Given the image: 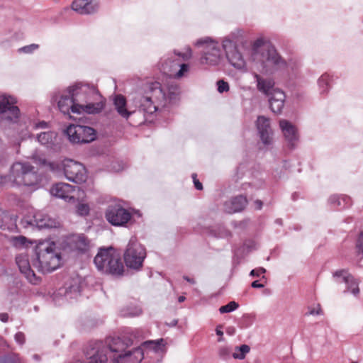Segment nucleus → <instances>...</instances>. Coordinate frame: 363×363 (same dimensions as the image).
<instances>
[{
  "label": "nucleus",
  "instance_id": "1",
  "mask_svg": "<svg viewBox=\"0 0 363 363\" xmlns=\"http://www.w3.org/2000/svg\"><path fill=\"white\" fill-rule=\"evenodd\" d=\"M142 337L143 331L140 329H130L121 337L106 338L105 342H90L85 351L88 363H106L108 360V352L114 353L111 357L115 362L140 363L144 358L143 349L140 346L131 350L126 349L134 345L135 340Z\"/></svg>",
  "mask_w": 363,
  "mask_h": 363
},
{
  "label": "nucleus",
  "instance_id": "2",
  "mask_svg": "<svg viewBox=\"0 0 363 363\" xmlns=\"http://www.w3.org/2000/svg\"><path fill=\"white\" fill-rule=\"evenodd\" d=\"M144 91V95L137 94L133 102L146 122H152L156 112L169 108V104H175L178 99L177 86L169 87L167 91L158 82L147 83Z\"/></svg>",
  "mask_w": 363,
  "mask_h": 363
},
{
  "label": "nucleus",
  "instance_id": "3",
  "mask_svg": "<svg viewBox=\"0 0 363 363\" xmlns=\"http://www.w3.org/2000/svg\"><path fill=\"white\" fill-rule=\"evenodd\" d=\"M33 265L42 273L52 272L61 265L62 257L54 242H40L35 248Z\"/></svg>",
  "mask_w": 363,
  "mask_h": 363
},
{
  "label": "nucleus",
  "instance_id": "4",
  "mask_svg": "<svg viewBox=\"0 0 363 363\" xmlns=\"http://www.w3.org/2000/svg\"><path fill=\"white\" fill-rule=\"evenodd\" d=\"M94 262L97 269L102 273L115 277H122L124 274V266L121 259L111 247L101 249L95 256Z\"/></svg>",
  "mask_w": 363,
  "mask_h": 363
},
{
  "label": "nucleus",
  "instance_id": "5",
  "mask_svg": "<svg viewBox=\"0 0 363 363\" xmlns=\"http://www.w3.org/2000/svg\"><path fill=\"white\" fill-rule=\"evenodd\" d=\"M257 60L262 72L266 74H273L289 67L294 70L297 67L292 65L291 62L287 63L273 46L264 47Z\"/></svg>",
  "mask_w": 363,
  "mask_h": 363
},
{
  "label": "nucleus",
  "instance_id": "6",
  "mask_svg": "<svg viewBox=\"0 0 363 363\" xmlns=\"http://www.w3.org/2000/svg\"><path fill=\"white\" fill-rule=\"evenodd\" d=\"M50 169L57 175H65L69 181L82 184L86 181L85 167L79 162L67 159L61 162H49Z\"/></svg>",
  "mask_w": 363,
  "mask_h": 363
},
{
  "label": "nucleus",
  "instance_id": "7",
  "mask_svg": "<svg viewBox=\"0 0 363 363\" xmlns=\"http://www.w3.org/2000/svg\"><path fill=\"white\" fill-rule=\"evenodd\" d=\"M34 167L28 162H15L11 167L10 179L16 186H34L39 182Z\"/></svg>",
  "mask_w": 363,
  "mask_h": 363
},
{
  "label": "nucleus",
  "instance_id": "8",
  "mask_svg": "<svg viewBox=\"0 0 363 363\" xmlns=\"http://www.w3.org/2000/svg\"><path fill=\"white\" fill-rule=\"evenodd\" d=\"M123 257L125 263L128 268L140 269L146 257V251L145 247L138 243L135 238H131Z\"/></svg>",
  "mask_w": 363,
  "mask_h": 363
},
{
  "label": "nucleus",
  "instance_id": "9",
  "mask_svg": "<svg viewBox=\"0 0 363 363\" xmlns=\"http://www.w3.org/2000/svg\"><path fill=\"white\" fill-rule=\"evenodd\" d=\"M69 140L73 144H86L96 139V130L90 126L72 124L65 130Z\"/></svg>",
  "mask_w": 363,
  "mask_h": 363
},
{
  "label": "nucleus",
  "instance_id": "10",
  "mask_svg": "<svg viewBox=\"0 0 363 363\" xmlns=\"http://www.w3.org/2000/svg\"><path fill=\"white\" fill-rule=\"evenodd\" d=\"M68 92L71 94L76 104H82L89 100H98L101 98L97 88L89 83L76 82L68 87Z\"/></svg>",
  "mask_w": 363,
  "mask_h": 363
},
{
  "label": "nucleus",
  "instance_id": "11",
  "mask_svg": "<svg viewBox=\"0 0 363 363\" xmlns=\"http://www.w3.org/2000/svg\"><path fill=\"white\" fill-rule=\"evenodd\" d=\"M195 45L203 47L200 59L201 64L211 66L218 64L221 56V50L218 43L211 40L210 38H206L196 40Z\"/></svg>",
  "mask_w": 363,
  "mask_h": 363
},
{
  "label": "nucleus",
  "instance_id": "12",
  "mask_svg": "<svg viewBox=\"0 0 363 363\" xmlns=\"http://www.w3.org/2000/svg\"><path fill=\"white\" fill-rule=\"evenodd\" d=\"M105 218L113 226L125 227L131 222L133 215L121 203H111L106 209Z\"/></svg>",
  "mask_w": 363,
  "mask_h": 363
},
{
  "label": "nucleus",
  "instance_id": "13",
  "mask_svg": "<svg viewBox=\"0 0 363 363\" xmlns=\"http://www.w3.org/2000/svg\"><path fill=\"white\" fill-rule=\"evenodd\" d=\"M84 284L82 277L75 275L67 279L55 294L54 298L64 297L66 300L77 299L81 296Z\"/></svg>",
  "mask_w": 363,
  "mask_h": 363
},
{
  "label": "nucleus",
  "instance_id": "14",
  "mask_svg": "<svg viewBox=\"0 0 363 363\" xmlns=\"http://www.w3.org/2000/svg\"><path fill=\"white\" fill-rule=\"evenodd\" d=\"M222 46L225 52L229 63L237 69H245V61L242 54L238 50L235 42L226 37L223 39Z\"/></svg>",
  "mask_w": 363,
  "mask_h": 363
},
{
  "label": "nucleus",
  "instance_id": "15",
  "mask_svg": "<svg viewBox=\"0 0 363 363\" xmlns=\"http://www.w3.org/2000/svg\"><path fill=\"white\" fill-rule=\"evenodd\" d=\"M15 99L11 96L0 94V118L9 122H16L20 110L14 104Z\"/></svg>",
  "mask_w": 363,
  "mask_h": 363
},
{
  "label": "nucleus",
  "instance_id": "16",
  "mask_svg": "<svg viewBox=\"0 0 363 363\" xmlns=\"http://www.w3.org/2000/svg\"><path fill=\"white\" fill-rule=\"evenodd\" d=\"M24 228H36L39 230L56 228L58 223L49 216L40 212L35 213L31 218L24 217L21 221Z\"/></svg>",
  "mask_w": 363,
  "mask_h": 363
},
{
  "label": "nucleus",
  "instance_id": "17",
  "mask_svg": "<svg viewBox=\"0 0 363 363\" xmlns=\"http://www.w3.org/2000/svg\"><path fill=\"white\" fill-rule=\"evenodd\" d=\"M333 277L337 284H344V293H351L354 296L359 295V282L347 270H337L333 273Z\"/></svg>",
  "mask_w": 363,
  "mask_h": 363
},
{
  "label": "nucleus",
  "instance_id": "18",
  "mask_svg": "<svg viewBox=\"0 0 363 363\" xmlns=\"http://www.w3.org/2000/svg\"><path fill=\"white\" fill-rule=\"evenodd\" d=\"M256 127L263 145L269 147L273 143V131L270 126L269 119L264 116H259L256 121Z\"/></svg>",
  "mask_w": 363,
  "mask_h": 363
},
{
  "label": "nucleus",
  "instance_id": "19",
  "mask_svg": "<svg viewBox=\"0 0 363 363\" xmlns=\"http://www.w3.org/2000/svg\"><path fill=\"white\" fill-rule=\"evenodd\" d=\"M279 126L286 142V145L290 150H294L299 140L297 128L286 120H281Z\"/></svg>",
  "mask_w": 363,
  "mask_h": 363
},
{
  "label": "nucleus",
  "instance_id": "20",
  "mask_svg": "<svg viewBox=\"0 0 363 363\" xmlns=\"http://www.w3.org/2000/svg\"><path fill=\"white\" fill-rule=\"evenodd\" d=\"M77 186L60 182L52 186L50 193L55 197L62 199L67 202L75 201L74 192Z\"/></svg>",
  "mask_w": 363,
  "mask_h": 363
},
{
  "label": "nucleus",
  "instance_id": "21",
  "mask_svg": "<svg viewBox=\"0 0 363 363\" xmlns=\"http://www.w3.org/2000/svg\"><path fill=\"white\" fill-rule=\"evenodd\" d=\"M161 69L162 72L168 75H174L176 78H180L189 71L187 64H180L177 60H164L162 62Z\"/></svg>",
  "mask_w": 363,
  "mask_h": 363
},
{
  "label": "nucleus",
  "instance_id": "22",
  "mask_svg": "<svg viewBox=\"0 0 363 363\" xmlns=\"http://www.w3.org/2000/svg\"><path fill=\"white\" fill-rule=\"evenodd\" d=\"M248 203L247 197L243 195H238L232 197L223 204L225 212L229 214L242 211Z\"/></svg>",
  "mask_w": 363,
  "mask_h": 363
},
{
  "label": "nucleus",
  "instance_id": "23",
  "mask_svg": "<svg viewBox=\"0 0 363 363\" xmlns=\"http://www.w3.org/2000/svg\"><path fill=\"white\" fill-rule=\"evenodd\" d=\"M16 262L20 272L23 274L26 278L31 283L36 280L35 274L31 269L29 257L27 254H19L16 257Z\"/></svg>",
  "mask_w": 363,
  "mask_h": 363
},
{
  "label": "nucleus",
  "instance_id": "24",
  "mask_svg": "<svg viewBox=\"0 0 363 363\" xmlns=\"http://www.w3.org/2000/svg\"><path fill=\"white\" fill-rule=\"evenodd\" d=\"M57 105L60 111L64 114L69 113V111L74 113H79L77 108H79V104L75 103L71 94L68 92V89L60 96Z\"/></svg>",
  "mask_w": 363,
  "mask_h": 363
},
{
  "label": "nucleus",
  "instance_id": "25",
  "mask_svg": "<svg viewBox=\"0 0 363 363\" xmlns=\"http://www.w3.org/2000/svg\"><path fill=\"white\" fill-rule=\"evenodd\" d=\"M99 7V4L92 3L91 0H74L72 4V9L82 15L93 14Z\"/></svg>",
  "mask_w": 363,
  "mask_h": 363
},
{
  "label": "nucleus",
  "instance_id": "26",
  "mask_svg": "<svg viewBox=\"0 0 363 363\" xmlns=\"http://www.w3.org/2000/svg\"><path fill=\"white\" fill-rule=\"evenodd\" d=\"M269 96V106L274 113H280L284 108L286 96L281 89H276Z\"/></svg>",
  "mask_w": 363,
  "mask_h": 363
},
{
  "label": "nucleus",
  "instance_id": "27",
  "mask_svg": "<svg viewBox=\"0 0 363 363\" xmlns=\"http://www.w3.org/2000/svg\"><path fill=\"white\" fill-rule=\"evenodd\" d=\"M253 75L257 82V90L264 95L268 96L272 94V91L278 89L277 88H274L275 83L274 79L270 78H264L257 73H255Z\"/></svg>",
  "mask_w": 363,
  "mask_h": 363
},
{
  "label": "nucleus",
  "instance_id": "28",
  "mask_svg": "<svg viewBox=\"0 0 363 363\" xmlns=\"http://www.w3.org/2000/svg\"><path fill=\"white\" fill-rule=\"evenodd\" d=\"M105 104L102 100V97L98 100H89L82 104H79L78 109L79 113H86L88 114H96L101 112L104 109Z\"/></svg>",
  "mask_w": 363,
  "mask_h": 363
},
{
  "label": "nucleus",
  "instance_id": "29",
  "mask_svg": "<svg viewBox=\"0 0 363 363\" xmlns=\"http://www.w3.org/2000/svg\"><path fill=\"white\" fill-rule=\"evenodd\" d=\"M113 105L119 116L125 119H128L129 116L136 112V111H131L127 108V101L124 96L121 94H117L113 98ZM137 111H138V108Z\"/></svg>",
  "mask_w": 363,
  "mask_h": 363
},
{
  "label": "nucleus",
  "instance_id": "30",
  "mask_svg": "<svg viewBox=\"0 0 363 363\" xmlns=\"http://www.w3.org/2000/svg\"><path fill=\"white\" fill-rule=\"evenodd\" d=\"M72 247L80 252H86L90 247V242L83 234L72 235L70 239Z\"/></svg>",
  "mask_w": 363,
  "mask_h": 363
},
{
  "label": "nucleus",
  "instance_id": "31",
  "mask_svg": "<svg viewBox=\"0 0 363 363\" xmlns=\"http://www.w3.org/2000/svg\"><path fill=\"white\" fill-rule=\"evenodd\" d=\"M16 216H11L4 213H0V229L9 231H13L17 228L16 224Z\"/></svg>",
  "mask_w": 363,
  "mask_h": 363
},
{
  "label": "nucleus",
  "instance_id": "32",
  "mask_svg": "<svg viewBox=\"0 0 363 363\" xmlns=\"http://www.w3.org/2000/svg\"><path fill=\"white\" fill-rule=\"evenodd\" d=\"M145 348L152 349L155 352H163L166 345V341L163 338L155 340L145 341L141 344Z\"/></svg>",
  "mask_w": 363,
  "mask_h": 363
},
{
  "label": "nucleus",
  "instance_id": "33",
  "mask_svg": "<svg viewBox=\"0 0 363 363\" xmlns=\"http://www.w3.org/2000/svg\"><path fill=\"white\" fill-rule=\"evenodd\" d=\"M56 135L53 131L43 132L38 135L37 140L40 144L49 147L54 144Z\"/></svg>",
  "mask_w": 363,
  "mask_h": 363
},
{
  "label": "nucleus",
  "instance_id": "34",
  "mask_svg": "<svg viewBox=\"0 0 363 363\" xmlns=\"http://www.w3.org/2000/svg\"><path fill=\"white\" fill-rule=\"evenodd\" d=\"M331 77L328 73L323 74L318 79V85L320 94H325L330 89Z\"/></svg>",
  "mask_w": 363,
  "mask_h": 363
},
{
  "label": "nucleus",
  "instance_id": "35",
  "mask_svg": "<svg viewBox=\"0 0 363 363\" xmlns=\"http://www.w3.org/2000/svg\"><path fill=\"white\" fill-rule=\"evenodd\" d=\"M142 313V309L138 306H127L121 311V315L123 317H135Z\"/></svg>",
  "mask_w": 363,
  "mask_h": 363
},
{
  "label": "nucleus",
  "instance_id": "36",
  "mask_svg": "<svg viewBox=\"0 0 363 363\" xmlns=\"http://www.w3.org/2000/svg\"><path fill=\"white\" fill-rule=\"evenodd\" d=\"M271 46L270 45H264V40L261 38L257 39L252 45V55L255 59H257L262 53L264 47Z\"/></svg>",
  "mask_w": 363,
  "mask_h": 363
},
{
  "label": "nucleus",
  "instance_id": "37",
  "mask_svg": "<svg viewBox=\"0 0 363 363\" xmlns=\"http://www.w3.org/2000/svg\"><path fill=\"white\" fill-rule=\"evenodd\" d=\"M250 350V347L247 345H242L236 347L235 352L233 353V357L234 359H243Z\"/></svg>",
  "mask_w": 363,
  "mask_h": 363
},
{
  "label": "nucleus",
  "instance_id": "38",
  "mask_svg": "<svg viewBox=\"0 0 363 363\" xmlns=\"http://www.w3.org/2000/svg\"><path fill=\"white\" fill-rule=\"evenodd\" d=\"M210 234L218 238H227L230 235V233L223 226H218L210 230Z\"/></svg>",
  "mask_w": 363,
  "mask_h": 363
},
{
  "label": "nucleus",
  "instance_id": "39",
  "mask_svg": "<svg viewBox=\"0 0 363 363\" xmlns=\"http://www.w3.org/2000/svg\"><path fill=\"white\" fill-rule=\"evenodd\" d=\"M350 199L347 196H339V195H332L328 201L330 204H333L336 206H342V202H344L347 204L349 201Z\"/></svg>",
  "mask_w": 363,
  "mask_h": 363
},
{
  "label": "nucleus",
  "instance_id": "40",
  "mask_svg": "<svg viewBox=\"0 0 363 363\" xmlns=\"http://www.w3.org/2000/svg\"><path fill=\"white\" fill-rule=\"evenodd\" d=\"M238 307L239 304L237 302L232 301L228 304L220 306L219 308V312L220 313H230L235 311Z\"/></svg>",
  "mask_w": 363,
  "mask_h": 363
},
{
  "label": "nucleus",
  "instance_id": "41",
  "mask_svg": "<svg viewBox=\"0 0 363 363\" xmlns=\"http://www.w3.org/2000/svg\"><path fill=\"white\" fill-rule=\"evenodd\" d=\"M10 241L14 247H22L26 244L27 238L23 235L13 236L11 238Z\"/></svg>",
  "mask_w": 363,
  "mask_h": 363
},
{
  "label": "nucleus",
  "instance_id": "42",
  "mask_svg": "<svg viewBox=\"0 0 363 363\" xmlns=\"http://www.w3.org/2000/svg\"><path fill=\"white\" fill-rule=\"evenodd\" d=\"M89 210V206L86 203H78L76 206V212L77 215L81 216H87Z\"/></svg>",
  "mask_w": 363,
  "mask_h": 363
},
{
  "label": "nucleus",
  "instance_id": "43",
  "mask_svg": "<svg viewBox=\"0 0 363 363\" xmlns=\"http://www.w3.org/2000/svg\"><path fill=\"white\" fill-rule=\"evenodd\" d=\"M39 48V45L38 44H30L29 45H26L18 49V52H23L26 54L33 53L35 50H38Z\"/></svg>",
  "mask_w": 363,
  "mask_h": 363
},
{
  "label": "nucleus",
  "instance_id": "44",
  "mask_svg": "<svg viewBox=\"0 0 363 363\" xmlns=\"http://www.w3.org/2000/svg\"><path fill=\"white\" fill-rule=\"evenodd\" d=\"M357 253L360 258H363V232L360 233L356 242Z\"/></svg>",
  "mask_w": 363,
  "mask_h": 363
},
{
  "label": "nucleus",
  "instance_id": "45",
  "mask_svg": "<svg viewBox=\"0 0 363 363\" xmlns=\"http://www.w3.org/2000/svg\"><path fill=\"white\" fill-rule=\"evenodd\" d=\"M217 89L219 93L226 92L229 90L228 83L223 79L218 80L217 82Z\"/></svg>",
  "mask_w": 363,
  "mask_h": 363
},
{
  "label": "nucleus",
  "instance_id": "46",
  "mask_svg": "<svg viewBox=\"0 0 363 363\" xmlns=\"http://www.w3.org/2000/svg\"><path fill=\"white\" fill-rule=\"evenodd\" d=\"M219 356L223 359H227L230 357V350L227 347H220L218 350Z\"/></svg>",
  "mask_w": 363,
  "mask_h": 363
},
{
  "label": "nucleus",
  "instance_id": "47",
  "mask_svg": "<svg viewBox=\"0 0 363 363\" xmlns=\"http://www.w3.org/2000/svg\"><path fill=\"white\" fill-rule=\"evenodd\" d=\"M15 341L21 345H23L26 342V337L23 333L22 332H18L15 336H14Z\"/></svg>",
  "mask_w": 363,
  "mask_h": 363
},
{
  "label": "nucleus",
  "instance_id": "48",
  "mask_svg": "<svg viewBox=\"0 0 363 363\" xmlns=\"http://www.w3.org/2000/svg\"><path fill=\"white\" fill-rule=\"evenodd\" d=\"M9 177L10 174L6 176H0V185L10 184L11 186H15V184H12V180Z\"/></svg>",
  "mask_w": 363,
  "mask_h": 363
},
{
  "label": "nucleus",
  "instance_id": "49",
  "mask_svg": "<svg viewBox=\"0 0 363 363\" xmlns=\"http://www.w3.org/2000/svg\"><path fill=\"white\" fill-rule=\"evenodd\" d=\"M266 272V269L264 267H258L251 270L250 275L252 277H259L262 274Z\"/></svg>",
  "mask_w": 363,
  "mask_h": 363
},
{
  "label": "nucleus",
  "instance_id": "50",
  "mask_svg": "<svg viewBox=\"0 0 363 363\" xmlns=\"http://www.w3.org/2000/svg\"><path fill=\"white\" fill-rule=\"evenodd\" d=\"M0 363H18L16 359L9 355H5L0 357Z\"/></svg>",
  "mask_w": 363,
  "mask_h": 363
},
{
  "label": "nucleus",
  "instance_id": "51",
  "mask_svg": "<svg viewBox=\"0 0 363 363\" xmlns=\"http://www.w3.org/2000/svg\"><path fill=\"white\" fill-rule=\"evenodd\" d=\"M174 54L175 55L182 57L184 60H187L191 56V50L190 48H188L186 52L182 53L174 51Z\"/></svg>",
  "mask_w": 363,
  "mask_h": 363
},
{
  "label": "nucleus",
  "instance_id": "52",
  "mask_svg": "<svg viewBox=\"0 0 363 363\" xmlns=\"http://www.w3.org/2000/svg\"><path fill=\"white\" fill-rule=\"evenodd\" d=\"M197 175L196 174H192V179L194 184V186L197 190H202L203 189V185L196 178Z\"/></svg>",
  "mask_w": 363,
  "mask_h": 363
},
{
  "label": "nucleus",
  "instance_id": "53",
  "mask_svg": "<svg viewBox=\"0 0 363 363\" xmlns=\"http://www.w3.org/2000/svg\"><path fill=\"white\" fill-rule=\"evenodd\" d=\"M255 243L253 241L245 242L243 245V251L247 250V252H250L252 249H254Z\"/></svg>",
  "mask_w": 363,
  "mask_h": 363
},
{
  "label": "nucleus",
  "instance_id": "54",
  "mask_svg": "<svg viewBox=\"0 0 363 363\" xmlns=\"http://www.w3.org/2000/svg\"><path fill=\"white\" fill-rule=\"evenodd\" d=\"M0 320L3 323H7L9 321V314L6 313H1Z\"/></svg>",
  "mask_w": 363,
  "mask_h": 363
},
{
  "label": "nucleus",
  "instance_id": "55",
  "mask_svg": "<svg viewBox=\"0 0 363 363\" xmlns=\"http://www.w3.org/2000/svg\"><path fill=\"white\" fill-rule=\"evenodd\" d=\"M251 286L255 289H262L264 288V284L259 283L258 281H254L252 282Z\"/></svg>",
  "mask_w": 363,
  "mask_h": 363
},
{
  "label": "nucleus",
  "instance_id": "56",
  "mask_svg": "<svg viewBox=\"0 0 363 363\" xmlns=\"http://www.w3.org/2000/svg\"><path fill=\"white\" fill-rule=\"evenodd\" d=\"M223 328V325H217L216 328V333L217 335H218L219 337H223V330H221Z\"/></svg>",
  "mask_w": 363,
  "mask_h": 363
},
{
  "label": "nucleus",
  "instance_id": "57",
  "mask_svg": "<svg viewBox=\"0 0 363 363\" xmlns=\"http://www.w3.org/2000/svg\"><path fill=\"white\" fill-rule=\"evenodd\" d=\"M240 167H237L236 169V172H235V174L234 175V179L235 181H238L239 179H240L243 174V173L242 172L240 175Z\"/></svg>",
  "mask_w": 363,
  "mask_h": 363
},
{
  "label": "nucleus",
  "instance_id": "58",
  "mask_svg": "<svg viewBox=\"0 0 363 363\" xmlns=\"http://www.w3.org/2000/svg\"><path fill=\"white\" fill-rule=\"evenodd\" d=\"M255 208L257 210H261L263 206V202L261 200H256L255 201Z\"/></svg>",
  "mask_w": 363,
  "mask_h": 363
},
{
  "label": "nucleus",
  "instance_id": "59",
  "mask_svg": "<svg viewBox=\"0 0 363 363\" xmlns=\"http://www.w3.org/2000/svg\"><path fill=\"white\" fill-rule=\"evenodd\" d=\"M226 333L229 335H233L235 333V328L233 326L228 327L226 329Z\"/></svg>",
  "mask_w": 363,
  "mask_h": 363
},
{
  "label": "nucleus",
  "instance_id": "60",
  "mask_svg": "<svg viewBox=\"0 0 363 363\" xmlns=\"http://www.w3.org/2000/svg\"><path fill=\"white\" fill-rule=\"evenodd\" d=\"M1 47H2V48H9V47H10V46H11V40H5V41H2V42L1 43Z\"/></svg>",
  "mask_w": 363,
  "mask_h": 363
},
{
  "label": "nucleus",
  "instance_id": "61",
  "mask_svg": "<svg viewBox=\"0 0 363 363\" xmlns=\"http://www.w3.org/2000/svg\"><path fill=\"white\" fill-rule=\"evenodd\" d=\"M48 124L45 121H41V122H39L38 123L36 124V128H45L47 127Z\"/></svg>",
  "mask_w": 363,
  "mask_h": 363
},
{
  "label": "nucleus",
  "instance_id": "62",
  "mask_svg": "<svg viewBox=\"0 0 363 363\" xmlns=\"http://www.w3.org/2000/svg\"><path fill=\"white\" fill-rule=\"evenodd\" d=\"M320 312H321L320 308H318L317 310L312 309L311 311H310L309 314L310 315H319L320 313Z\"/></svg>",
  "mask_w": 363,
  "mask_h": 363
},
{
  "label": "nucleus",
  "instance_id": "63",
  "mask_svg": "<svg viewBox=\"0 0 363 363\" xmlns=\"http://www.w3.org/2000/svg\"><path fill=\"white\" fill-rule=\"evenodd\" d=\"M183 278H184V280H186V281H188V282H189V283H191L192 284H195L194 279H192V278L189 277L188 276H184Z\"/></svg>",
  "mask_w": 363,
  "mask_h": 363
},
{
  "label": "nucleus",
  "instance_id": "64",
  "mask_svg": "<svg viewBox=\"0 0 363 363\" xmlns=\"http://www.w3.org/2000/svg\"><path fill=\"white\" fill-rule=\"evenodd\" d=\"M275 223L277 224V225H281L282 223H283V221H282V219L281 218H277L275 220Z\"/></svg>",
  "mask_w": 363,
  "mask_h": 363
}]
</instances>
